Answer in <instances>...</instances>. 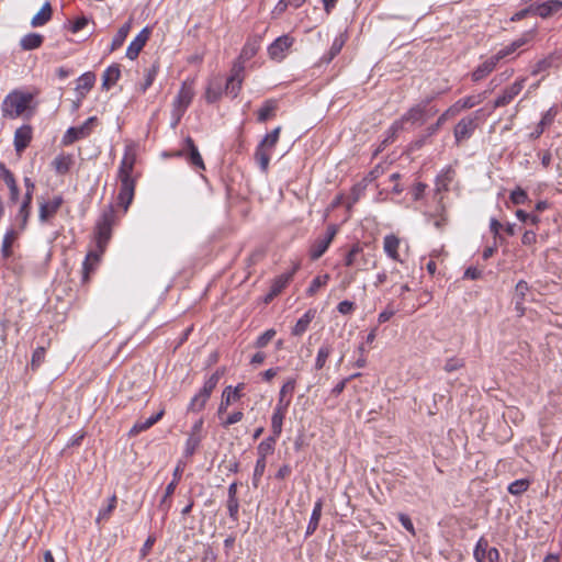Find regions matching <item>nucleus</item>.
Masks as SVG:
<instances>
[{
	"label": "nucleus",
	"mask_w": 562,
	"mask_h": 562,
	"mask_svg": "<svg viewBox=\"0 0 562 562\" xmlns=\"http://www.w3.org/2000/svg\"><path fill=\"white\" fill-rule=\"evenodd\" d=\"M137 157V145L130 142L125 145L124 155L122 157L117 179L121 182L117 200L120 205L126 212L133 201L135 192V179L133 178L134 166Z\"/></svg>",
	"instance_id": "obj_1"
},
{
	"label": "nucleus",
	"mask_w": 562,
	"mask_h": 562,
	"mask_svg": "<svg viewBox=\"0 0 562 562\" xmlns=\"http://www.w3.org/2000/svg\"><path fill=\"white\" fill-rule=\"evenodd\" d=\"M114 222V211L112 207L105 210L95 227V244L98 250L89 251L83 261V281H87L89 273L93 270V265L99 261L100 256L104 252L108 241L111 238L112 225Z\"/></svg>",
	"instance_id": "obj_2"
},
{
	"label": "nucleus",
	"mask_w": 562,
	"mask_h": 562,
	"mask_svg": "<svg viewBox=\"0 0 562 562\" xmlns=\"http://www.w3.org/2000/svg\"><path fill=\"white\" fill-rule=\"evenodd\" d=\"M294 387L295 381L290 379L282 385L280 390L279 400L271 416V431L274 434V436H280L282 432L283 420L291 403V400L285 398V396L288 394L291 395L294 391Z\"/></svg>",
	"instance_id": "obj_3"
},
{
	"label": "nucleus",
	"mask_w": 562,
	"mask_h": 562,
	"mask_svg": "<svg viewBox=\"0 0 562 562\" xmlns=\"http://www.w3.org/2000/svg\"><path fill=\"white\" fill-rule=\"evenodd\" d=\"M278 438L279 436H274L272 432L271 436L263 439L257 447L258 459L256 461L252 474V485L255 487H258L260 483L261 476L266 471L267 457L274 452Z\"/></svg>",
	"instance_id": "obj_4"
},
{
	"label": "nucleus",
	"mask_w": 562,
	"mask_h": 562,
	"mask_svg": "<svg viewBox=\"0 0 562 562\" xmlns=\"http://www.w3.org/2000/svg\"><path fill=\"white\" fill-rule=\"evenodd\" d=\"M280 132L281 127H276L270 133H268L257 146L255 159L262 172L268 171L271 154L279 140Z\"/></svg>",
	"instance_id": "obj_5"
},
{
	"label": "nucleus",
	"mask_w": 562,
	"mask_h": 562,
	"mask_svg": "<svg viewBox=\"0 0 562 562\" xmlns=\"http://www.w3.org/2000/svg\"><path fill=\"white\" fill-rule=\"evenodd\" d=\"M32 95L14 91L8 94L2 102V112L4 116L18 117L20 116L30 105Z\"/></svg>",
	"instance_id": "obj_6"
},
{
	"label": "nucleus",
	"mask_w": 562,
	"mask_h": 562,
	"mask_svg": "<svg viewBox=\"0 0 562 562\" xmlns=\"http://www.w3.org/2000/svg\"><path fill=\"white\" fill-rule=\"evenodd\" d=\"M221 374L222 372L217 370L204 382L200 392L192 397L188 406L189 412H201L205 407L206 402L220 381Z\"/></svg>",
	"instance_id": "obj_7"
},
{
	"label": "nucleus",
	"mask_w": 562,
	"mask_h": 562,
	"mask_svg": "<svg viewBox=\"0 0 562 562\" xmlns=\"http://www.w3.org/2000/svg\"><path fill=\"white\" fill-rule=\"evenodd\" d=\"M426 105H415L411 108L398 121H395L390 131L395 134L397 131L403 130L405 124H424L426 121Z\"/></svg>",
	"instance_id": "obj_8"
},
{
	"label": "nucleus",
	"mask_w": 562,
	"mask_h": 562,
	"mask_svg": "<svg viewBox=\"0 0 562 562\" xmlns=\"http://www.w3.org/2000/svg\"><path fill=\"white\" fill-rule=\"evenodd\" d=\"M194 92L190 85L183 82L181 86L177 97L173 100V111L172 114L176 117V124L180 121L181 116L190 105L193 99Z\"/></svg>",
	"instance_id": "obj_9"
},
{
	"label": "nucleus",
	"mask_w": 562,
	"mask_h": 562,
	"mask_svg": "<svg viewBox=\"0 0 562 562\" xmlns=\"http://www.w3.org/2000/svg\"><path fill=\"white\" fill-rule=\"evenodd\" d=\"M481 112L482 110H477L471 116L463 117L458 122L453 131L454 138L458 144L472 136L477 126L476 120Z\"/></svg>",
	"instance_id": "obj_10"
},
{
	"label": "nucleus",
	"mask_w": 562,
	"mask_h": 562,
	"mask_svg": "<svg viewBox=\"0 0 562 562\" xmlns=\"http://www.w3.org/2000/svg\"><path fill=\"white\" fill-rule=\"evenodd\" d=\"M337 232L338 227L334 224L327 227L325 235L318 237L312 245L310 250L311 259L317 260L326 252L333 239L335 238Z\"/></svg>",
	"instance_id": "obj_11"
},
{
	"label": "nucleus",
	"mask_w": 562,
	"mask_h": 562,
	"mask_svg": "<svg viewBox=\"0 0 562 562\" xmlns=\"http://www.w3.org/2000/svg\"><path fill=\"white\" fill-rule=\"evenodd\" d=\"M95 123L97 117L90 116L80 126L69 127L64 135L63 143L68 145L89 136Z\"/></svg>",
	"instance_id": "obj_12"
},
{
	"label": "nucleus",
	"mask_w": 562,
	"mask_h": 562,
	"mask_svg": "<svg viewBox=\"0 0 562 562\" xmlns=\"http://www.w3.org/2000/svg\"><path fill=\"white\" fill-rule=\"evenodd\" d=\"M244 65L243 61H236L234 63L231 76L227 78L226 85H225V93L228 95H232L233 98H236L241 89V85L244 81Z\"/></svg>",
	"instance_id": "obj_13"
},
{
	"label": "nucleus",
	"mask_w": 562,
	"mask_h": 562,
	"mask_svg": "<svg viewBox=\"0 0 562 562\" xmlns=\"http://www.w3.org/2000/svg\"><path fill=\"white\" fill-rule=\"evenodd\" d=\"M525 78L516 80L513 85L507 87L503 93L494 101L493 108H502L509 104L522 90L525 86Z\"/></svg>",
	"instance_id": "obj_14"
},
{
	"label": "nucleus",
	"mask_w": 562,
	"mask_h": 562,
	"mask_svg": "<svg viewBox=\"0 0 562 562\" xmlns=\"http://www.w3.org/2000/svg\"><path fill=\"white\" fill-rule=\"evenodd\" d=\"M300 265L295 263L291 271L285 272L277 277L270 288V291L266 297V302L270 301L278 294L282 292V290L289 284V282L292 280L294 273L299 270Z\"/></svg>",
	"instance_id": "obj_15"
},
{
	"label": "nucleus",
	"mask_w": 562,
	"mask_h": 562,
	"mask_svg": "<svg viewBox=\"0 0 562 562\" xmlns=\"http://www.w3.org/2000/svg\"><path fill=\"white\" fill-rule=\"evenodd\" d=\"M562 9L561 0H549L529 7V11L542 19H548Z\"/></svg>",
	"instance_id": "obj_16"
},
{
	"label": "nucleus",
	"mask_w": 562,
	"mask_h": 562,
	"mask_svg": "<svg viewBox=\"0 0 562 562\" xmlns=\"http://www.w3.org/2000/svg\"><path fill=\"white\" fill-rule=\"evenodd\" d=\"M243 389H244V383H239L235 387H233L231 385L225 387V390L222 393V401H221V404L217 409L218 416L224 414L232 403L238 401L241 397Z\"/></svg>",
	"instance_id": "obj_17"
},
{
	"label": "nucleus",
	"mask_w": 562,
	"mask_h": 562,
	"mask_svg": "<svg viewBox=\"0 0 562 562\" xmlns=\"http://www.w3.org/2000/svg\"><path fill=\"white\" fill-rule=\"evenodd\" d=\"M293 44V38L289 35L279 36L274 42L269 46L268 53L272 59L281 60L284 58V53L288 50Z\"/></svg>",
	"instance_id": "obj_18"
},
{
	"label": "nucleus",
	"mask_w": 562,
	"mask_h": 562,
	"mask_svg": "<svg viewBox=\"0 0 562 562\" xmlns=\"http://www.w3.org/2000/svg\"><path fill=\"white\" fill-rule=\"evenodd\" d=\"M150 31L148 27L143 29L137 36L130 43L126 49V57L128 59H136L146 42L148 41Z\"/></svg>",
	"instance_id": "obj_19"
},
{
	"label": "nucleus",
	"mask_w": 562,
	"mask_h": 562,
	"mask_svg": "<svg viewBox=\"0 0 562 562\" xmlns=\"http://www.w3.org/2000/svg\"><path fill=\"white\" fill-rule=\"evenodd\" d=\"M367 263L368 261L362 248L358 244L353 245L345 258V265L347 267H357L358 270H366Z\"/></svg>",
	"instance_id": "obj_20"
},
{
	"label": "nucleus",
	"mask_w": 562,
	"mask_h": 562,
	"mask_svg": "<svg viewBox=\"0 0 562 562\" xmlns=\"http://www.w3.org/2000/svg\"><path fill=\"white\" fill-rule=\"evenodd\" d=\"M180 477H181V470L179 467H177L176 470L173 471V480L167 485L165 495L159 504V508L164 512V515H167V513L171 506L170 497L175 493L176 487L180 481Z\"/></svg>",
	"instance_id": "obj_21"
},
{
	"label": "nucleus",
	"mask_w": 562,
	"mask_h": 562,
	"mask_svg": "<svg viewBox=\"0 0 562 562\" xmlns=\"http://www.w3.org/2000/svg\"><path fill=\"white\" fill-rule=\"evenodd\" d=\"M63 204V198L57 195L50 201L44 202L40 205L38 217L42 222L48 221L53 217Z\"/></svg>",
	"instance_id": "obj_22"
},
{
	"label": "nucleus",
	"mask_w": 562,
	"mask_h": 562,
	"mask_svg": "<svg viewBox=\"0 0 562 562\" xmlns=\"http://www.w3.org/2000/svg\"><path fill=\"white\" fill-rule=\"evenodd\" d=\"M186 147L183 150L187 153V159L189 162L201 170L205 169L202 156L200 155V151L198 147L195 146L193 139L191 137H187L184 140Z\"/></svg>",
	"instance_id": "obj_23"
},
{
	"label": "nucleus",
	"mask_w": 562,
	"mask_h": 562,
	"mask_svg": "<svg viewBox=\"0 0 562 562\" xmlns=\"http://www.w3.org/2000/svg\"><path fill=\"white\" fill-rule=\"evenodd\" d=\"M0 177L2 178V180L9 188L10 201L12 203L18 202L20 191H19L18 184H16L15 178H14L13 173L3 164H0Z\"/></svg>",
	"instance_id": "obj_24"
},
{
	"label": "nucleus",
	"mask_w": 562,
	"mask_h": 562,
	"mask_svg": "<svg viewBox=\"0 0 562 562\" xmlns=\"http://www.w3.org/2000/svg\"><path fill=\"white\" fill-rule=\"evenodd\" d=\"M32 139V128L29 125L19 127L14 133V148L16 153H22Z\"/></svg>",
	"instance_id": "obj_25"
},
{
	"label": "nucleus",
	"mask_w": 562,
	"mask_h": 562,
	"mask_svg": "<svg viewBox=\"0 0 562 562\" xmlns=\"http://www.w3.org/2000/svg\"><path fill=\"white\" fill-rule=\"evenodd\" d=\"M401 240L393 234L386 235L383 239V249L385 254L395 261L403 262L400 258L398 248Z\"/></svg>",
	"instance_id": "obj_26"
},
{
	"label": "nucleus",
	"mask_w": 562,
	"mask_h": 562,
	"mask_svg": "<svg viewBox=\"0 0 562 562\" xmlns=\"http://www.w3.org/2000/svg\"><path fill=\"white\" fill-rule=\"evenodd\" d=\"M427 218L429 222L434 224V226L441 231L449 222L448 212L446 210V206L439 201V205L437 210L434 213L427 214Z\"/></svg>",
	"instance_id": "obj_27"
},
{
	"label": "nucleus",
	"mask_w": 562,
	"mask_h": 562,
	"mask_svg": "<svg viewBox=\"0 0 562 562\" xmlns=\"http://www.w3.org/2000/svg\"><path fill=\"white\" fill-rule=\"evenodd\" d=\"M497 64V57L491 56L490 58H487L485 61L479 65L472 72L473 81H480L484 79L495 69Z\"/></svg>",
	"instance_id": "obj_28"
},
{
	"label": "nucleus",
	"mask_w": 562,
	"mask_h": 562,
	"mask_svg": "<svg viewBox=\"0 0 562 562\" xmlns=\"http://www.w3.org/2000/svg\"><path fill=\"white\" fill-rule=\"evenodd\" d=\"M95 82V75L91 71L85 72L78 78L76 91L79 94V101L92 89Z\"/></svg>",
	"instance_id": "obj_29"
},
{
	"label": "nucleus",
	"mask_w": 562,
	"mask_h": 562,
	"mask_svg": "<svg viewBox=\"0 0 562 562\" xmlns=\"http://www.w3.org/2000/svg\"><path fill=\"white\" fill-rule=\"evenodd\" d=\"M555 116H557V109L554 106H552L547 112L543 113L536 130L530 134V137L533 139L538 138L543 133L544 128L550 126L553 123Z\"/></svg>",
	"instance_id": "obj_30"
},
{
	"label": "nucleus",
	"mask_w": 562,
	"mask_h": 562,
	"mask_svg": "<svg viewBox=\"0 0 562 562\" xmlns=\"http://www.w3.org/2000/svg\"><path fill=\"white\" fill-rule=\"evenodd\" d=\"M120 76L121 70L119 65L114 64L109 66L102 75V88L105 90L112 88L120 79Z\"/></svg>",
	"instance_id": "obj_31"
},
{
	"label": "nucleus",
	"mask_w": 562,
	"mask_h": 562,
	"mask_svg": "<svg viewBox=\"0 0 562 562\" xmlns=\"http://www.w3.org/2000/svg\"><path fill=\"white\" fill-rule=\"evenodd\" d=\"M164 416V411L158 412L156 415L150 416L145 420H139L134 424V426L130 430V436H136L142 431L147 430L151 426H154L161 417Z\"/></svg>",
	"instance_id": "obj_32"
},
{
	"label": "nucleus",
	"mask_w": 562,
	"mask_h": 562,
	"mask_svg": "<svg viewBox=\"0 0 562 562\" xmlns=\"http://www.w3.org/2000/svg\"><path fill=\"white\" fill-rule=\"evenodd\" d=\"M278 109V101L274 99H268L265 101L262 106L258 110V121L263 123L276 115Z\"/></svg>",
	"instance_id": "obj_33"
},
{
	"label": "nucleus",
	"mask_w": 562,
	"mask_h": 562,
	"mask_svg": "<svg viewBox=\"0 0 562 562\" xmlns=\"http://www.w3.org/2000/svg\"><path fill=\"white\" fill-rule=\"evenodd\" d=\"M52 19V7L49 2H45L41 10L32 18L31 25L38 27L45 25Z\"/></svg>",
	"instance_id": "obj_34"
},
{
	"label": "nucleus",
	"mask_w": 562,
	"mask_h": 562,
	"mask_svg": "<svg viewBox=\"0 0 562 562\" xmlns=\"http://www.w3.org/2000/svg\"><path fill=\"white\" fill-rule=\"evenodd\" d=\"M322 509H323V502H322V499H318L314 504V508H313V512H312V515H311V518H310V521H308V525L306 528V536H311L316 531L318 524H319L321 516H322Z\"/></svg>",
	"instance_id": "obj_35"
},
{
	"label": "nucleus",
	"mask_w": 562,
	"mask_h": 562,
	"mask_svg": "<svg viewBox=\"0 0 562 562\" xmlns=\"http://www.w3.org/2000/svg\"><path fill=\"white\" fill-rule=\"evenodd\" d=\"M314 317H315V312L312 310H308L302 317H300L297 319L296 324L294 325V327L292 329V334L294 336L303 335L306 331V329L308 328V326Z\"/></svg>",
	"instance_id": "obj_36"
},
{
	"label": "nucleus",
	"mask_w": 562,
	"mask_h": 562,
	"mask_svg": "<svg viewBox=\"0 0 562 562\" xmlns=\"http://www.w3.org/2000/svg\"><path fill=\"white\" fill-rule=\"evenodd\" d=\"M44 37L37 33H29L21 38L20 45L24 50L38 48L43 44Z\"/></svg>",
	"instance_id": "obj_37"
},
{
	"label": "nucleus",
	"mask_w": 562,
	"mask_h": 562,
	"mask_svg": "<svg viewBox=\"0 0 562 562\" xmlns=\"http://www.w3.org/2000/svg\"><path fill=\"white\" fill-rule=\"evenodd\" d=\"M131 25V22H126L119 29V31L112 40L110 52H114L123 45L124 41L126 40L130 33Z\"/></svg>",
	"instance_id": "obj_38"
},
{
	"label": "nucleus",
	"mask_w": 562,
	"mask_h": 562,
	"mask_svg": "<svg viewBox=\"0 0 562 562\" xmlns=\"http://www.w3.org/2000/svg\"><path fill=\"white\" fill-rule=\"evenodd\" d=\"M529 291L528 283L524 280L518 281L515 288V300H516V310L520 313H524L522 303L526 299V295Z\"/></svg>",
	"instance_id": "obj_39"
},
{
	"label": "nucleus",
	"mask_w": 562,
	"mask_h": 562,
	"mask_svg": "<svg viewBox=\"0 0 562 562\" xmlns=\"http://www.w3.org/2000/svg\"><path fill=\"white\" fill-rule=\"evenodd\" d=\"M453 175L454 171L450 167L445 169L436 179V191H446L453 179Z\"/></svg>",
	"instance_id": "obj_40"
},
{
	"label": "nucleus",
	"mask_w": 562,
	"mask_h": 562,
	"mask_svg": "<svg viewBox=\"0 0 562 562\" xmlns=\"http://www.w3.org/2000/svg\"><path fill=\"white\" fill-rule=\"evenodd\" d=\"M53 165L58 173L64 175L69 171L72 158L69 155H59L54 159Z\"/></svg>",
	"instance_id": "obj_41"
},
{
	"label": "nucleus",
	"mask_w": 562,
	"mask_h": 562,
	"mask_svg": "<svg viewBox=\"0 0 562 562\" xmlns=\"http://www.w3.org/2000/svg\"><path fill=\"white\" fill-rule=\"evenodd\" d=\"M333 351V347L328 344H324L317 351V356L315 359V370H321L324 368L328 357Z\"/></svg>",
	"instance_id": "obj_42"
},
{
	"label": "nucleus",
	"mask_w": 562,
	"mask_h": 562,
	"mask_svg": "<svg viewBox=\"0 0 562 562\" xmlns=\"http://www.w3.org/2000/svg\"><path fill=\"white\" fill-rule=\"evenodd\" d=\"M484 94L468 95L465 98L459 99L456 102V104L459 106L461 111H463L480 104L484 100Z\"/></svg>",
	"instance_id": "obj_43"
},
{
	"label": "nucleus",
	"mask_w": 562,
	"mask_h": 562,
	"mask_svg": "<svg viewBox=\"0 0 562 562\" xmlns=\"http://www.w3.org/2000/svg\"><path fill=\"white\" fill-rule=\"evenodd\" d=\"M488 542L485 538H480L473 551V557L476 562H484L486 560Z\"/></svg>",
	"instance_id": "obj_44"
},
{
	"label": "nucleus",
	"mask_w": 562,
	"mask_h": 562,
	"mask_svg": "<svg viewBox=\"0 0 562 562\" xmlns=\"http://www.w3.org/2000/svg\"><path fill=\"white\" fill-rule=\"evenodd\" d=\"M329 281V274H323V276H317L316 278H314L310 284V286L307 288L306 290V293L307 295L310 296H313L316 294V292L325 286Z\"/></svg>",
	"instance_id": "obj_45"
},
{
	"label": "nucleus",
	"mask_w": 562,
	"mask_h": 562,
	"mask_svg": "<svg viewBox=\"0 0 562 562\" xmlns=\"http://www.w3.org/2000/svg\"><path fill=\"white\" fill-rule=\"evenodd\" d=\"M158 69H159V67L157 64H153L149 68L146 69L145 79L140 86L142 92H145L153 85V82L157 76Z\"/></svg>",
	"instance_id": "obj_46"
},
{
	"label": "nucleus",
	"mask_w": 562,
	"mask_h": 562,
	"mask_svg": "<svg viewBox=\"0 0 562 562\" xmlns=\"http://www.w3.org/2000/svg\"><path fill=\"white\" fill-rule=\"evenodd\" d=\"M201 439H202L201 435H198V434L189 435V438L186 441V449H184L187 456H192L195 452V450L200 446Z\"/></svg>",
	"instance_id": "obj_47"
},
{
	"label": "nucleus",
	"mask_w": 562,
	"mask_h": 562,
	"mask_svg": "<svg viewBox=\"0 0 562 562\" xmlns=\"http://www.w3.org/2000/svg\"><path fill=\"white\" fill-rule=\"evenodd\" d=\"M257 50H258V44L256 42L246 43L241 49L239 59L237 61L244 63L245 60L250 59L251 57H254L256 55Z\"/></svg>",
	"instance_id": "obj_48"
},
{
	"label": "nucleus",
	"mask_w": 562,
	"mask_h": 562,
	"mask_svg": "<svg viewBox=\"0 0 562 562\" xmlns=\"http://www.w3.org/2000/svg\"><path fill=\"white\" fill-rule=\"evenodd\" d=\"M222 95V87L221 83L214 85L211 83L205 92V98L209 103H213L217 101Z\"/></svg>",
	"instance_id": "obj_49"
},
{
	"label": "nucleus",
	"mask_w": 562,
	"mask_h": 562,
	"mask_svg": "<svg viewBox=\"0 0 562 562\" xmlns=\"http://www.w3.org/2000/svg\"><path fill=\"white\" fill-rule=\"evenodd\" d=\"M14 237L15 236H14L13 231L7 232V234L3 237L1 252H2L3 257H5V258L10 257V255H11V247H12Z\"/></svg>",
	"instance_id": "obj_50"
},
{
	"label": "nucleus",
	"mask_w": 562,
	"mask_h": 562,
	"mask_svg": "<svg viewBox=\"0 0 562 562\" xmlns=\"http://www.w3.org/2000/svg\"><path fill=\"white\" fill-rule=\"evenodd\" d=\"M529 486L527 480H516L508 485V492L513 495H519L525 492Z\"/></svg>",
	"instance_id": "obj_51"
},
{
	"label": "nucleus",
	"mask_w": 562,
	"mask_h": 562,
	"mask_svg": "<svg viewBox=\"0 0 562 562\" xmlns=\"http://www.w3.org/2000/svg\"><path fill=\"white\" fill-rule=\"evenodd\" d=\"M276 330L274 329H268L266 330L263 334H261L256 342H255V347L256 348H263L266 347L276 336Z\"/></svg>",
	"instance_id": "obj_52"
},
{
	"label": "nucleus",
	"mask_w": 562,
	"mask_h": 562,
	"mask_svg": "<svg viewBox=\"0 0 562 562\" xmlns=\"http://www.w3.org/2000/svg\"><path fill=\"white\" fill-rule=\"evenodd\" d=\"M116 506V496L112 495V497L109 499V504L106 507H103L99 510V515L97 518V521H100L101 519H108L112 512L114 510Z\"/></svg>",
	"instance_id": "obj_53"
},
{
	"label": "nucleus",
	"mask_w": 562,
	"mask_h": 562,
	"mask_svg": "<svg viewBox=\"0 0 562 562\" xmlns=\"http://www.w3.org/2000/svg\"><path fill=\"white\" fill-rule=\"evenodd\" d=\"M516 216L521 222H525V223L528 222V223H530L531 225H535V226L538 225L539 222H540V217L537 214H529V213H526L522 210H517L516 211Z\"/></svg>",
	"instance_id": "obj_54"
},
{
	"label": "nucleus",
	"mask_w": 562,
	"mask_h": 562,
	"mask_svg": "<svg viewBox=\"0 0 562 562\" xmlns=\"http://www.w3.org/2000/svg\"><path fill=\"white\" fill-rule=\"evenodd\" d=\"M510 200L514 204L519 205L524 204L528 200V195L524 189L518 187L512 191Z\"/></svg>",
	"instance_id": "obj_55"
},
{
	"label": "nucleus",
	"mask_w": 562,
	"mask_h": 562,
	"mask_svg": "<svg viewBox=\"0 0 562 562\" xmlns=\"http://www.w3.org/2000/svg\"><path fill=\"white\" fill-rule=\"evenodd\" d=\"M463 366H464V361L462 359L453 357L446 361L443 369L446 372L450 373V372L461 369Z\"/></svg>",
	"instance_id": "obj_56"
},
{
	"label": "nucleus",
	"mask_w": 562,
	"mask_h": 562,
	"mask_svg": "<svg viewBox=\"0 0 562 562\" xmlns=\"http://www.w3.org/2000/svg\"><path fill=\"white\" fill-rule=\"evenodd\" d=\"M238 509H239L238 499L228 498L227 499V510H228L229 517L234 521L238 520Z\"/></svg>",
	"instance_id": "obj_57"
},
{
	"label": "nucleus",
	"mask_w": 562,
	"mask_h": 562,
	"mask_svg": "<svg viewBox=\"0 0 562 562\" xmlns=\"http://www.w3.org/2000/svg\"><path fill=\"white\" fill-rule=\"evenodd\" d=\"M244 417L243 412H234L233 414L228 415L226 419L222 422V426L224 428L229 427L231 425L239 423Z\"/></svg>",
	"instance_id": "obj_58"
},
{
	"label": "nucleus",
	"mask_w": 562,
	"mask_h": 562,
	"mask_svg": "<svg viewBox=\"0 0 562 562\" xmlns=\"http://www.w3.org/2000/svg\"><path fill=\"white\" fill-rule=\"evenodd\" d=\"M345 45V38L342 35L337 36L330 46V57L337 56Z\"/></svg>",
	"instance_id": "obj_59"
},
{
	"label": "nucleus",
	"mask_w": 562,
	"mask_h": 562,
	"mask_svg": "<svg viewBox=\"0 0 562 562\" xmlns=\"http://www.w3.org/2000/svg\"><path fill=\"white\" fill-rule=\"evenodd\" d=\"M356 308V305L353 302L351 301H341L338 305H337V311L342 314V315H349L351 314Z\"/></svg>",
	"instance_id": "obj_60"
},
{
	"label": "nucleus",
	"mask_w": 562,
	"mask_h": 562,
	"mask_svg": "<svg viewBox=\"0 0 562 562\" xmlns=\"http://www.w3.org/2000/svg\"><path fill=\"white\" fill-rule=\"evenodd\" d=\"M30 212L31 205H27V201H23L18 213V217L21 218L23 225L26 223Z\"/></svg>",
	"instance_id": "obj_61"
},
{
	"label": "nucleus",
	"mask_w": 562,
	"mask_h": 562,
	"mask_svg": "<svg viewBox=\"0 0 562 562\" xmlns=\"http://www.w3.org/2000/svg\"><path fill=\"white\" fill-rule=\"evenodd\" d=\"M156 541V538L154 536H149L145 543L143 544L142 549H140V557L142 558H145L148 555V553L150 552L154 543Z\"/></svg>",
	"instance_id": "obj_62"
},
{
	"label": "nucleus",
	"mask_w": 562,
	"mask_h": 562,
	"mask_svg": "<svg viewBox=\"0 0 562 562\" xmlns=\"http://www.w3.org/2000/svg\"><path fill=\"white\" fill-rule=\"evenodd\" d=\"M88 22L89 21L86 16L78 18L77 20H75V22L71 25V29H70L71 32L77 33V32L81 31L88 24Z\"/></svg>",
	"instance_id": "obj_63"
},
{
	"label": "nucleus",
	"mask_w": 562,
	"mask_h": 562,
	"mask_svg": "<svg viewBox=\"0 0 562 562\" xmlns=\"http://www.w3.org/2000/svg\"><path fill=\"white\" fill-rule=\"evenodd\" d=\"M44 353H45V349L43 347H38L35 349V351L33 352V356H32L33 366L41 364V362L43 361V358H44Z\"/></svg>",
	"instance_id": "obj_64"
}]
</instances>
